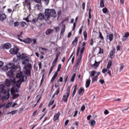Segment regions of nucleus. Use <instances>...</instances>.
Returning <instances> with one entry per match:
<instances>
[{
  "label": "nucleus",
  "instance_id": "f257e3e1",
  "mask_svg": "<svg viewBox=\"0 0 129 129\" xmlns=\"http://www.w3.org/2000/svg\"><path fill=\"white\" fill-rule=\"evenodd\" d=\"M16 78H19L20 79L17 81V84L16 86L11 88V92L12 94H15V93H19L22 82H25L27 80V76L24 75V73L20 72L16 74Z\"/></svg>",
  "mask_w": 129,
  "mask_h": 129
},
{
  "label": "nucleus",
  "instance_id": "f03ea898",
  "mask_svg": "<svg viewBox=\"0 0 129 129\" xmlns=\"http://www.w3.org/2000/svg\"><path fill=\"white\" fill-rule=\"evenodd\" d=\"M51 17L56 18V11L54 9H45V15H44V20L48 21Z\"/></svg>",
  "mask_w": 129,
  "mask_h": 129
},
{
  "label": "nucleus",
  "instance_id": "7ed1b4c3",
  "mask_svg": "<svg viewBox=\"0 0 129 129\" xmlns=\"http://www.w3.org/2000/svg\"><path fill=\"white\" fill-rule=\"evenodd\" d=\"M71 86H68L66 89V93L64 94L62 96V101L63 102H67L68 101V98H69V96H70V92L71 91Z\"/></svg>",
  "mask_w": 129,
  "mask_h": 129
},
{
  "label": "nucleus",
  "instance_id": "20e7f679",
  "mask_svg": "<svg viewBox=\"0 0 129 129\" xmlns=\"http://www.w3.org/2000/svg\"><path fill=\"white\" fill-rule=\"evenodd\" d=\"M113 39H114V35L111 32L108 33L106 32V41H109V43H110L111 42H112L113 41Z\"/></svg>",
  "mask_w": 129,
  "mask_h": 129
},
{
  "label": "nucleus",
  "instance_id": "39448f33",
  "mask_svg": "<svg viewBox=\"0 0 129 129\" xmlns=\"http://www.w3.org/2000/svg\"><path fill=\"white\" fill-rule=\"evenodd\" d=\"M19 47L16 45H14V48L10 49V53L12 55H17L19 52Z\"/></svg>",
  "mask_w": 129,
  "mask_h": 129
},
{
  "label": "nucleus",
  "instance_id": "423d86ee",
  "mask_svg": "<svg viewBox=\"0 0 129 129\" xmlns=\"http://www.w3.org/2000/svg\"><path fill=\"white\" fill-rule=\"evenodd\" d=\"M31 64L27 65L25 67V73L27 76H31Z\"/></svg>",
  "mask_w": 129,
  "mask_h": 129
},
{
  "label": "nucleus",
  "instance_id": "0eeeda50",
  "mask_svg": "<svg viewBox=\"0 0 129 129\" xmlns=\"http://www.w3.org/2000/svg\"><path fill=\"white\" fill-rule=\"evenodd\" d=\"M1 48L2 49H3V50H9V49H11V48H12V44L9 42L6 43L2 45Z\"/></svg>",
  "mask_w": 129,
  "mask_h": 129
},
{
  "label": "nucleus",
  "instance_id": "6e6552de",
  "mask_svg": "<svg viewBox=\"0 0 129 129\" xmlns=\"http://www.w3.org/2000/svg\"><path fill=\"white\" fill-rule=\"evenodd\" d=\"M5 70H6L7 71H9V70H11V69H15V63H10L7 64L5 67Z\"/></svg>",
  "mask_w": 129,
  "mask_h": 129
},
{
  "label": "nucleus",
  "instance_id": "1a4fd4ad",
  "mask_svg": "<svg viewBox=\"0 0 129 129\" xmlns=\"http://www.w3.org/2000/svg\"><path fill=\"white\" fill-rule=\"evenodd\" d=\"M115 54V48H113L112 50H111L110 51L109 54L108 55V57L109 58H110V59H113V58H114Z\"/></svg>",
  "mask_w": 129,
  "mask_h": 129
},
{
  "label": "nucleus",
  "instance_id": "9d476101",
  "mask_svg": "<svg viewBox=\"0 0 129 129\" xmlns=\"http://www.w3.org/2000/svg\"><path fill=\"white\" fill-rule=\"evenodd\" d=\"M19 40L20 42H23L24 43H25V44H31V43H32V39L29 38H27L24 40L22 39H19Z\"/></svg>",
  "mask_w": 129,
  "mask_h": 129
},
{
  "label": "nucleus",
  "instance_id": "9b49d317",
  "mask_svg": "<svg viewBox=\"0 0 129 129\" xmlns=\"http://www.w3.org/2000/svg\"><path fill=\"white\" fill-rule=\"evenodd\" d=\"M129 37V32H126L124 34V35L123 36V37L121 38L122 41L125 42L127 40V38Z\"/></svg>",
  "mask_w": 129,
  "mask_h": 129
},
{
  "label": "nucleus",
  "instance_id": "f8f14e48",
  "mask_svg": "<svg viewBox=\"0 0 129 129\" xmlns=\"http://www.w3.org/2000/svg\"><path fill=\"white\" fill-rule=\"evenodd\" d=\"M99 75H100V72H98L97 73L96 75L93 77L92 78V83H94L95 81H97V78H98V76H99Z\"/></svg>",
  "mask_w": 129,
  "mask_h": 129
},
{
  "label": "nucleus",
  "instance_id": "ddd939ff",
  "mask_svg": "<svg viewBox=\"0 0 129 129\" xmlns=\"http://www.w3.org/2000/svg\"><path fill=\"white\" fill-rule=\"evenodd\" d=\"M60 115H61V113L60 112H58L56 114H55L53 118V121H56V120L59 118Z\"/></svg>",
  "mask_w": 129,
  "mask_h": 129
},
{
  "label": "nucleus",
  "instance_id": "4468645a",
  "mask_svg": "<svg viewBox=\"0 0 129 129\" xmlns=\"http://www.w3.org/2000/svg\"><path fill=\"white\" fill-rule=\"evenodd\" d=\"M14 71H15V69H11V70H9V71L7 73V76H9V77L14 76Z\"/></svg>",
  "mask_w": 129,
  "mask_h": 129
},
{
  "label": "nucleus",
  "instance_id": "2eb2a0df",
  "mask_svg": "<svg viewBox=\"0 0 129 129\" xmlns=\"http://www.w3.org/2000/svg\"><path fill=\"white\" fill-rule=\"evenodd\" d=\"M77 44H78V37H76L72 42V45H73V47H76V46H77Z\"/></svg>",
  "mask_w": 129,
  "mask_h": 129
},
{
  "label": "nucleus",
  "instance_id": "dca6fc26",
  "mask_svg": "<svg viewBox=\"0 0 129 129\" xmlns=\"http://www.w3.org/2000/svg\"><path fill=\"white\" fill-rule=\"evenodd\" d=\"M77 91V85H76L74 87V90L73 91V93L72 94V98H73V97H74L75 94H76V92Z\"/></svg>",
  "mask_w": 129,
  "mask_h": 129
},
{
  "label": "nucleus",
  "instance_id": "f3484780",
  "mask_svg": "<svg viewBox=\"0 0 129 129\" xmlns=\"http://www.w3.org/2000/svg\"><path fill=\"white\" fill-rule=\"evenodd\" d=\"M6 19H7V15L5 14H2L0 15V21L1 22H4Z\"/></svg>",
  "mask_w": 129,
  "mask_h": 129
},
{
  "label": "nucleus",
  "instance_id": "a211bd4d",
  "mask_svg": "<svg viewBox=\"0 0 129 129\" xmlns=\"http://www.w3.org/2000/svg\"><path fill=\"white\" fill-rule=\"evenodd\" d=\"M39 50H42V51H40V53L41 54V55H45V52H46V51H47L48 49H47L45 47H39Z\"/></svg>",
  "mask_w": 129,
  "mask_h": 129
},
{
  "label": "nucleus",
  "instance_id": "6ab92c4d",
  "mask_svg": "<svg viewBox=\"0 0 129 129\" xmlns=\"http://www.w3.org/2000/svg\"><path fill=\"white\" fill-rule=\"evenodd\" d=\"M78 92V94L80 95L81 94H83V93L85 92V90L84 89V88L82 87H80Z\"/></svg>",
  "mask_w": 129,
  "mask_h": 129
},
{
  "label": "nucleus",
  "instance_id": "aec40b11",
  "mask_svg": "<svg viewBox=\"0 0 129 129\" xmlns=\"http://www.w3.org/2000/svg\"><path fill=\"white\" fill-rule=\"evenodd\" d=\"M65 30H66L65 25H63L60 31V36H63V35H64V33L65 32Z\"/></svg>",
  "mask_w": 129,
  "mask_h": 129
},
{
  "label": "nucleus",
  "instance_id": "412c9836",
  "mask_svg": "<svg viewBox=\"0 0 129 129\" xmlns=\"http://www.w3.org/2000/svg\"><path fill=\"white\" fill-rule=\"evenodd\" d=\"M91 82V80H90V79H89V80H87L86 81V84H85L86 88H88V87L90 86Z\"/></svg>",
  "mask_w": 129,
  "mask_h": 129
},
{
  "label": "nucleus",
  "instance_id": "4be33fe9",
  "mask_svg": "<svg viewBox=\"0 0 129 129\" xmlns=\"http://www.w3.org/2000/svg\"><path fill=\"white\" fill-rule=\"evenodd\" d=\"M38 18V20H40V21L44 20V14H43L42 13L39 14L38 15V18Z\"/></svg>",
  "mask_w": 129,
  "mask_h": 129
},
{
  "label": "nucleus",
  "instance_id": "5701e85b",
  "mask_svg": "<svg viewBox=\"0 0 129 129\" xmlns=\"http://www.w3.org/2000/svg\"><path fill=\"white\" fill-rule=\"evenodd\" d=\"M10 80L11 82H13V83H17V80L14 76L10 77Z\"/></svg>",
  "mask_w": 129,
  "mask_h": 129
},
{
  "label": "nucleus",
  "instance_id": "b1692460",
  "mask_svg": "<svg viewBox=\"0 0 129 129\" xmlns=\"http://www.w3.org/2000/svg\"><path fill=\"white\" fill-rule=\"evenodd\" d=\"M11 84H12V82H11V81L10 80H9L8 79H6V81H5V85L9 87H10Z\"/></svg>",
  "mask_w": 129,
  "mask_h": 129
},
{
  "label": "nucleus",
  "instance_id": "393cba45",
  "mask_svg": "<svg viewBox=\"0 0 129 129\" xmlns=\"http://www.w3.org/2000/svg\"><path fill=\"white\" fill-rule=\"evenodd\" d=\"M57 76H58V73H55V74H54L53 76L51 79V83H53V82H54V81L56 79V78L57 77Z\"/></svg>",
  "mask_w": 129,
  "mask_h": 129
},
{
  "label": "nucleus",
  "instance_id": "a878e982",
  "mask_svg": "<svg viewBox=\"0 0 129 129\" xmlns=\"http://www.w3.org/2000/svg\"><path fill=\"white\" fill-rule=\"evenodd\" d=\"M100 64V62L95 61V63L92 64V67H95V68L96 69L97 68V67H98V66H99Z\"/></svg>",
  "mask_w": 129,
  "mask_h": 129
},
{
  "label": "nucleus",
  "instance_id": "bb28decb",
  "mask_svg": "<svg viewBox=\"0 0 129 129\" xmlns=\"http://www.w3.org/2000/svg\"><path fill=\"white\" fill-rule=\"evenodd\" d=\"M6 85L5 84L0 85V93H2L5 90V87Z\"/></svg>",
  "mask_w": 129,
  "mask_h": 129
},
{
  "label": "nucleus",
  "instance_id": "cd10ccee",
  "mask_svg": "<svg viewBox=\"0 0 129 129\" xmlns=\"http://www.w3.org/2000/svg\"><path fill=\"white\" fill-rule=\"evenodd\" d=\"M29 63H30V60L26 58L22 62V64H23V65H28Z\"/></svg>",
  "mask_w": 129,
  "mask_h": 129
},
{
  "label": "nucleus",
  "instance_id": "c85d7f7f",
  "mask_svg": "<svg viewBox=\"0 0 129 129\" xmlns=\"http://www.w3.org/2000/svg\"><path fill=\"white\" fill-rule=\"evenodd\" d=\"M99 38L101 39L102 41H104V37L100 31L99 32Z\"/></svg>",
  "mask_w": 129,
  "mask_h": 129
},
{
  "label": "nucleus",
  "instance_id": "c756f323",
  "mask_svg": "<svg viewBox=\"0 0 129 129\" xmlns=\"http://www.w3.org/2000/svg\"><path fill=\"white\" fill-rule=\"evenodd\" d=\"M100 8H104V0H100Z\"/></svg>",
  "mask_w": 129,
  "mask_h": 129
},
{
  "label": "nucleus",
  "instance_id": "7c9ffc66",
  "mask_svg": "<svg viewBox=\"0 0 129 129\" xmlns=\"http://www.w3.org/2000/svg\"><path fill=\"white\" fill-rule=\"evenodd\" d=\"M82 59V54H80L78 58L77 64H79V63H80Z\"/></svg>",
  "mask_w": 129,
  "mask_h": 129
},
{
  "label": "nucleus",
  "instance_id": "2f4dec72",
  "mask_svg": "<svg viewBox=\"0 0 129 129\" xmlns=\"http://www.w3.org/2000/svg\"><path fill=\"white\" fill-rule=\"evenodd\" d=\"M53 31H54L52 29H47L46 32H45V34L46 35H50V34H51V33H52V32H53Z\"/></svg>",
  "mask_w": 129,
  "mask_h": 129
},
{
  "label": "nucleus",
  "instance_id": "473e14b6",
  "mask_svg": "<svg viewBox=\"0 0 129 129\" xmlns=\"http://www.w3.org/2000/svg\"><path fill=\"white\" fill-rule=\"evenodd\" d=\"M90 123L91 126H94V125H95V123H96V122L94 120H90Z\"/></svg>",
  "mask_w": 129,
  "mask_h": 129
},
{
  "label": "nucleus",
  "instance_id": "72a5a7b5",
  "mask_svg": "<svg viewBox=\"0 0 129 129\" xmlns=\"http://www.w3.org/2000/svg\"><path fill=\"white\" fill-rule=\"evenodd\" d=\"M61 68H62V65L61 64H59L57 67V69L55 73H58L61 70Z\"/></svg>",
  "mask_w": 129,
  "mask_h": 129
},
{
  "label": "nucleus",
  "instance_id": "f704fd0d",
  "mask_svg": "<svg viewBox=\"0 0 129 129\" xmlns=\"http://www.w3.org/2000/svg\"><path fill=\"white\" fill-rule=\"evenodd\" d=\"M84 40L86 41L87 40V32L86 31H84L83 32Z\"/></svg>",
  "mask_w": 129,
  "mask_h": 129
},
{
  "label": "nucleus",
  "instance_id": "c9c22d12",
  "mask_svg": "<svg viewBox=\"0 0 129 129\" xmlns=\"http://www.w3.org/2000/svg\"><path fill=\"white\" fill-rule=\"evenodd\" d=\"M102 12L104 14H107V13H108L109 11H108V9H107V8L105 7L103 8Z\"/></svg>",
  "mask_w": 129,
  "mask_h": 129
},
{
  "label": "nucleus",
  "instance_id": "e433bc0d",
  "mask_svg": "<svg viewBox=\"0 0 129 129\" xmlns=\"http://www.w3.org/2000/svg\"><path fill=\"white\" fill-rule=\"evenodd\" d=\"M75 77H76V74L74 73L71 78V82H74V80H75Z\"/></svg>",
  "mask_w": 129,
  "mask_h": 129
},
{
  "label": "nucleus",
  "instance_id": "4c0bfd02",
  "mask_svg": "<svg viewBox=\"0 0 129 129\" xmlns=\"http://www.w3.org/2000/svg\"><path fill=\"white\" fill-rule=\"evenodd\" d=\"M97 74V73H96V71H92L91 72V77H94V76H95V75Z\"/></svg>",
  "mask_w": 129,
  "mask_h": 129
},
{
  "label": "nucleus",
  "instance_id": "58836bf2",
  "mask_svg": "<svg viewBox=\"0 0 129 129\" xmlns=\"http://www.w3.org/2000/svg\"><path fill=\"white\" fill-rule=\"evenodd\" d=\"M112 65V62L109 61L108 62L107 66V69H110V67H111V66Z\"/></svg>",
  "mask_w": 129,
  "mask_h": 129
},
{
  "label": "nucleus",
  "instance_id": "ea45409f",
  "mask_svg": "<svg viewBox=\"0 0 129 129\" xmlns=\"http://www.w3.org/2000/svg\"><path fill=\"white\" fill-rule=\"evenodd\" d=\"M27 25V23L25 21H22L21 22L20 26L22 28H24Z\"/></svg>",
  "mask_w": 129,
  "mask_h": 129
},
{
  "label": "nucleus",
  "instance_id": "a19ab883",
  "mask_svg": "<svg viewBox=\"0 0 129 129\" xmlns=\"http://www.w3.org/2000/svg\"><path fill=\"white\" fill-rule=\"evenodd\" d=\"M17 110H13L11 112H8L7 114H12V115H14V114H16L17 113Z\"/></svg>",
  "mask_w": 129,
  "mask_h": 129
},
{
  "label": "nucleus",
  "instance_id": "79ce46f5",
  "mask_svg": "<svg viewBox=\"0 0 129 129\" xmlns=\"http://www.w3.org/2000/svg\"><path fill=\"white\" fill-rule=\"evenodd\" d=\"M59 86H61V84H60V82L57 81V82L55 84L54 87L57 88V87H59Z\"/></svg>",
  "mask_w": 129,
  "mask_h": 129
},
{
  "label": "nucleus",
  "instance_id": "37998d69",
  "mask_svg": "<svg viewBox=\"0 0 129 129\" xmlns=\"http://www.w3.org/2000/svg\"><path fill=\"white\" fill-rule=\"evenodd\" d=\"M93 44H94V41H93V39L91 38L89 41V45L93 46Z\"/></svg>",
  "mask_w": 129,
  "mask_h": 129
},
{
  "label": "nucleus",
  "instance_id": "c03bdc74",
  "mask_svg": "<svg viewBox=\"0 0 129 129\" xmlns=\"http://www.w3.org/2000/svg\"><path fill=\"white\" fill-rule=\"evenodd\" d=\"M39 21V19L38 18H35V19H33L32 20V21H31V22L34 24V23H37V22Z\"/></svg>",
  "mask_w": 129,
  "mask_h": 129
},
{
  "label": "nucleus",
  "instance_id": "a18cd8bd",
  "mask_svg": "<svg viewBox=\"0 0 129 129\" xmlns=\"http://www.w3.org/2000/svg\"><path fill=\"white\" fill-rule=\"evenodd\" d=\"M84 50H85V47H82V48L80 49V54L82 55V54H83V52H84Z\"/></svg>",
  "mask_w": 129,
  "mask_h": 129
},
{
  "label": "nucleus",
  "instance_id": "49530a36",
  "mask_svg": "<svg viewBox=\"0 0 129 129\" xmlns=\"http://www.w3.org/2000/svg\"><path fill=\"white\" fill-rule=\"evenodd\" d=\"M59 93H60V87L58 88L57 90L56 91V92H55L54 94L55 95H58V94H59Z\"/></svg>",
  "mask_w": 129,
  "mask_h": 129
},
{
  "label": "nucleus",
  "instance_id": "de8ad7c7",
  "mask_svg": "<svg viewBox=\"0 0 129 129\" xmlns=\"http://www.w3.org/2000/svg\"><path fill=\"white\" fill-rule=\"evenodd\" d=\"M19 25H20V22L18 21H16L14 23V27H19Z\"/></svg>",
  "mask_w": 129,
  "mask_h": 129
},
{
  "label": "nucleus",
  "instance_id": "09e8293b",
  "mask_svg": "<svg viewBox=\"0 0 129 129\" xmlns=\"http://www.w3.org/2000/svg\"><path fill=\"white\" fill-rule=\"evenodd\" d=\"M92 16H91V9H89V16H88V19H91Z\"/></svg>",
  "mask_w": 129,
  "mask_h": 129
},
{
  "label": "nucleus",
  "instance_id": "8fccbe9b",
  "mask_svg": "<svg viewBox=\"0 0 129 129\" xmlns=\"http://www.w3.org/2000/svg\"><path fill=\"white\" fill-rule=\"evenodd\" d=\"M24 21H26V22H27V23H30L31 22H32V21H30L29 20V16L25 19H23Z\"/></svg>",
  "mask_w": 129,
  "mask_h": 129
},
{
  "label": "nucleus",
  "instance_id": "3c124183",
  "mask_svg": "<svg viewBox=\"0 0 129 129\" xmlns=\"http://www.w3.org/2000/svg\"><path fill=\"white\" fill-rule=\"evenodd\" d=\"M85 105H83L81 108V111H84L85 110Z\"/></svg>",
  "mask_w": 129,
  "mask_h": 129
},
{
  "label": "nucleus",
  "instance_id": "603ef678",
  "mask_svg": "<svg viewBox=\"0 0 129 129\" xmlns=\"http://www.w3.org/2000/svg\"><path fill=\"white\" fill-rule=\"evenodd\" d=\"M22 35H23V32H21L20 34L17 35V39H18V40H20V39H21L20 38V37H22Z\"/></svg>",
  "mask_w": 129,
  "mask_h": 129
},
{
  "label": "nucleus",
  "instance_id": "864d4df0",
  "mask_svg": "<svg viewBox=\"0 0 129 129\" xmlns=\"http://www.w3.org/2000/svg\"><path fill=\"white\" fill-rule=\"evenodd\" d=\"M107 70H108L107 69L104 68L102 70V73H103V74H105V73L107 72Z\"/></svg>",
  "mask_w": 129,
  "mask_h": 129
},
{
  "label": "nucleus",
  "instance_id": "5fc2aeb1",
  "mask_svg": "<svg viewBox=\"0 0 129 129\" xmlns=\"http://www.w3.org/2000/svg\"><path fill=\"white\" fill-rule=\"evenodd\" d=\"M85 6H86L85 2H83L82 4V9H83V11H84L85 10Z\"/></svg>",
  "mask_w": 129,
  "mask_h": 129
},
{
  "label": "nucleus",
  "instance_id": "6e6d98bb",
  "mask_svg": "<svg viewBox=\"0 0 129 129\" xmlns=\"http://www.w3.org/2000/svg\"><path fill=\"white\" fill-rule=\"evenodd\" d=\"M68 75H66L64 77V84H66V82H67V80L68 79Z\"/></svg>",
  "mask_w": 129,
  "mask_h": 129
},
{
  "label": "nucleus",
  "instance_id": "4d7b16f0",
  "mask_svg": "<svg viewBox=\"0 0 129 129\" xmlns=\"http://www.w3.org/2000/svg\"><path fill=\"white\" fill-rule=\"evenodd\" d=\"M121 47L120 46V45H118L116 46V50L118 52V51H120V49H121Z\"/></svg>",
  "mask_w": 129,
  "mask_h": 129
},
{
  "label": "nucleus",
  "instance_id": "13d9d810",
  "mask_svg": "<svg viewBox=\"0 0 129 129\" xmlns=\"http://www.w3.org/2000/svg\"><path fill=\"white\" fill-rule=\"evenodd\" d=\"M20 96V94H15L13 95V98H17V97H19Z\"/></svg>",
  "mask_w": 129,
  "mask_h": 129
},
{
  "label": "nucleus",
  "instance_id": "bf43d9fd",
  "mask_svg": "<svg viewBox=\"0 0 129 129\" xmlns=\"http://www.w3.org/2000/svg\"><path fill=\"white\" fill-rule=\"evenodd\" d=\"M99 82L101 83V84H103L105 82L104 81V80L100 79Z\"/></svg>",
  "mask_w": 129,
  "mask_h": 129
},
{
  "label": "nucleus",
  "instance_id": "052dcab7",
  "mask_svg": "<svg viewBox=\"0 0 129 129\" xmlns=\"http://www.w3.org/2000/svg\"><path fill=\"white\" fill-rule=\"evenodd\" d=\"M18 60H19V58H18L17 57H14L13 62H14V63H16V62H18Z\"/></svg>",
  "mask_w": 129,
  "mask_h": 129
},
{
  "label": "nucleus",
  "instance_id": "680f3d73",
  "mask_svg": "<svg viewBox=\"0 0 129 129\" xmlns=\"http://www.w3.org/2000/svg\"><path fill=\"white\" fill-rule=\"evenodd\" d=\"M83 30V26H82L79 31V34H82V30Z\"/></svg>",
  "mask_w": 129,
  "mask_h": 129
},
{
  "label": "nucleus",
  "instance_id": "e2e57ef3",
  "mask_svg": "<svg viewBox=\"0 0 129 129\" xmlns=\"http://www.w3.org/2000/svg\"><path fill=\"white\" fill-rule=\"evenodd\" d=\"M59 82H63V77H60L59 79L57 80Z\"/></svg>",
  "mask_w": 129,
  "mask_h": 129
},
{
  "label": "nucleus",
  "instance_id": "0e129e2a",
  "mask_svg": "<svg viewBox=\"0 0 129 129\" xmlns=\"http://www.w3.org/2000/svg\"><path fill=\"white\" fill-rule=\"evenodd\" d=\"M100 51L98 53V54H103V49H102L101 48H100Z\"/></svg>",
  "mask_w": 129,
  "mask_h": 129
},
{
  "label": "nucleus",
  "instance_id": "69168bd1",
  "mask_svg": "<svg viewBox=\"0 0 129 129\" xmlns=\"http://www.w3.org/2000/svg\"><path fill=\"white\" fill-rule=\"evenodd\" d=\"M68 123H69V120H67L64 122V126H66Z\"/></svg>",
  "mask_w": 129,
  "mask_h": 129
},
{
  "label": "nucleus",
  "instance_id": "338daca9",
  "mask_svg": "<svg viewBox=\"0 0 129 129\" xmlns=\"http://www.w3.org/2000/svg\"><path fill=\"white\" fill-rule=\"evenodd\" d=\"M12 105V103H8L7 105H6V108H9V107H10V106H11Z\"/></svg>",
  "mask_w": 129,
  "mask_h": 129
},
{
  "label": "nucleus",
  "instance_id": "774afa93",
  "mask_svg": "<svg viewBox=\"0 0 129 129\" xmlns=\"http://www.w3.org/2000/svg\"><path fill=\"white\" fill-rule=\"evenodd\" d=\"M104 114L106 115L107 114H108L109 113V111H108L107 109H106L104 112Z\"/></svg>",
  "mask_w": 129,
  "mask_h": 129
}]
</instances>
